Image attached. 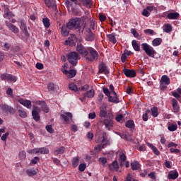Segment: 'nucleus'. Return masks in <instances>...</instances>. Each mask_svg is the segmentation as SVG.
Instances as JSON below:
<instances>
[{"label": "nucleus", "mask_w": 181, "mask_h": 181, "mask_svg": "<svg viewBox=\"0 0 181 181\" xmlns=\"http://www.w3.org/2000/svg\"><path fill=\"white\" fill-rule=\"evenodd\" d=\"M66 57L70 64L72 66H77L78 63V60H80L81 57L78 53L76 52H71L66 54Z\"/></svg>", "instance_id": "1"}, {"label": "nucleus", "mask_w": 181, "mask_h": 181, "mask_svg": "<svg viewBox=\"0 0 181 181\" xmlns=\"http://www.w3.org/2000/svg\"><path fill=\"white\" fill-rule=\"evenodd\" d=\"M80 22L81 20L79 18H74L71 19L68 23H66L67 28H69L70 30H75L78 29V30L83 33L84 32V27L83 28H80Z\"/></svg>", "instance_id": "2"}, {"label": "nucleus", "mask_w": 181, "mask_h": 181, "mask_svg": "<svg viewBox=\"0 0 181 181\" xmlns=\"http://www.w3.org/2000/svg\"><path fill=\"white\" fill-rule=\"evenodd\" d=\"M86 60H88V62H97L98 60V52L95 49L88 47V55H86Z\"/></svg>", "instance_id": "3"}, {"label": "nucleus", "mask_w": 181, "mask_h": 181, "mask_svg": "<svg viewBox=\"0 0 181 181\" xmlns=\"http://www.w3.org/2000/svg\"><path fill=\"white\" fill-rule=\"evenodd\" d=\"M141 48L144 50L145 53L149 57H155V54H156V51L152 47V46L149 45L148 43L141 44Z\"/></svg>", "instance_id": "4"}, {"label": "nucleus", "mask_w": 181, "mask_h": 181, "mask_svg": "<svg viewBox=\"0 0 181 181\" xmlns=\"http://www.w3.org/2000/svg\"><path fill=\"white\" fill-rule=\"evenodd\" d=\"M78 42V38L75 34H70L67 40L64 42L65 46H76V43Z\"/></svg>", "instance_id": "5"}, {"label": "nucleus", "mask_w": 181, "mask_h": 181, "mask_svg": "<svg viewBox=\"0 0 181 181\" xmlns=\"http://www.w3.org/2000/svg\"><path fill=\"white\" fill-rule=\"evenodd\" d=\"M76 52L82 56V57H87L88 55V47H84L82 44H78L76 46Z\"/></svg>", "instance_id": "6"}, {"label": "nucleus", "mask_w": 181, "mask_h": 181, "mask_svg": "<svg viewBox=\"0 0 181 181\" xmlns=\"http://www.w3.org/2000/svg\"><path fill=\"white\" fill-rule=\"evenodd\" d=\"M107 145H110L108 144V139L107 138V133L103 132V139L101 141V144H98L97 146L95 147V149L96 151H101V149H103V148H105Z\"/></svg>", "instance_id": "7"}, {"label": "nucleus", "mask_w": 181, "mask_h": 181, "mask_svg": "<svg viewBox=\"0 0 181 181\" xmlns=\"http://www.w3.org/2000/svg\"><path fill=\"white\" fill-rule=\"evenodd\" d=\"M61 119H63L64 124H71L73 122V114L69 112H64L60 115Z\"/></svg>", "instance_id": "8"}, {"label": "nucleus", "mask_w": 181, "mask_h": 181, "mask_svg": "<svg viewBox=\"0 0 181 181\" xmlns=\"http://www.w3.org/2000/svg\"><path fill=\"white\" fill-rule=\"evenodd\" d=\"M42 110H40V107L35 106L34 107L33 111H32V115H33V119H35V121L37 122V121H40V115H39V114H40V112Z\"/></svg>", "instance_id": "9"}, {"label": "nucleus", "mask_w": 181, "mask_h": 181, "mask_svg": "<svg viewBox=\"0 0 181 181\" xmlns=\"http://www.w3.org/2000/svg\"><path fill=\"white\" fill-rule=\"evenodd\" d=\"M98 74H105V76H107V74H110V71L108 70V68H107V65L102 62L98 66Z\"/></svg>", "instance_id": "10"}, {"label": "nucleus", "mask_w": 181, "mask_h": 181, "mask_svg": "<svg viewBox=\"0 0 181 181\" xmlns=\"http://www.w3.org/2000/svg\"><path fill=\"white\" fill-rule=\"evenodd\" d=\"M0 78L2 80H6V81H16V76H13L12 74H0Z\"/></svg>", "instance_id": "11"}, {"label": "nucleus", "mask_w": 181, "mask_h": 181, "mask_svg": "<svg viewBox=\"0 0 181 181\" xmlns=\"http://www.w3.org/2000/svg\"><path fill=\"white\" fill-rule=\"evenodd\" d=\"M15 15L11 10H9V6L6 5L4 6V18H6L7 19H12Z\"/></svg>", "instance_id": "12"}, {"label": "nucleus", "mask_w": 181, "mask_h": 181, "mask_svg": "<svg viewBox=\"0 0 181 181\" xmlns=\"http://www.w3.org/2000/svg\"><path fill=\"white\" fill-rule=\"evenodd\" d=\"M123 73L126 77L134 78L136 76V72L134 69H124Z\"/></svg>", "instance_id": "13"}, {"label": "nucleus", "mask_w": 181, "mask_h": 181, "mask_svg": "<svg viewBox=\"0 0 181 181\" xmlns=\"http://www.w3.org/2000/svg\"><path fill=\"white\" fill-rule=\"evenodd\" d=\"M6 25L7 26V28H8L11 32H13V33H19V28H18L16 25L11 23L9 21H6Z\"/></svg>", "instance_id": "14"}, {"label": "nucleus", "mask_w": 181, "mask_h": 181, "mask_svg": "<svg viewBox=\"0 0 181 181\" xmlns=\"http://www.w3.org/2000/svg\"><path fill=\"white\" fill-rule=\"evenodd\" d=\"M86 40L88 42H94V40H95V35L93 33V31H91V29L90 28L87 29Z\"/></svg>", "instance_id": "15"}, {"label": "nucleus", "mask_w": 181, "mask_h": 181, "mask_svg": "<svg viewBox=\"0 0 181 181\" xmlns=\"http://www.w3.org/2000/svg\"><path fill=\"white\" fill-rule=\"evenodd\" d=\"M63 73L65 74V76L69 77V78H73V77H75L76 74H77V71L75 69H71L69 71L64 70Z\"/></svg>", "instance_id": "16"}, {"label": "nucleus", "mask_w": 181, "mask_h": 181, "mask_svg": "<svg viewBox=\"0 0 181 181\" xmlns=\"http://www.w3.org/2000/svg\"><path fill=\"white\" fill-rule=\"evenodd\" d=\"M69 33L70 29L69 27H67L66 25H63L61 28V35H62L64 37H67Z\"/></svg>", "instance_id": "17"}, {"label": "nucleus", "mask_w": 181, "mask_h": 181, "mask_svg": "<svg viewBox=\"0 0 181 181\" xmlns=\"http://www.w3.org/2000/svg\"><path fill=\"white\" fill-rule=\"evenodd\" d=\"M179 177V173L176 170L175 171H170L168 175V179L170 180H176Z\"/></svg>", "instance_id": "18"}, {"label": "nucleus", "mask_w": 181, "mask_h": 181, "mask_svg": "<svg viewBox=\"0 0 181 181\" xmlns=\"http://www.w3.org/2000/svg\"><path fill=\"white\" fill-rule=\"evenodd\" d=\"M45 4L47 8H50L51 9H57V6L56 5V1L54 0H45Z\"/></svg>", "instance_id": "19"}, {"label": "nucleus", "mask_w": 181, "mask_h": 181, "mask_svg": "<svg viewBox=\"0 0 181 181\" xmlns=\"http://www.w3.org/2000/svg\"><path fill=\"white\" fill-rule=\"evenodd\" d=\"M20 29L23 31V33L25 36H28L29 35V33L28 32V28L26 27V23L25 22V20H20Z\"/></svg>", "instance_id": "20"}, {"label": "nucleus", "mask_w": 181, "mask_h": 181, "mask_svg": "<svg viewBox=\"0 0 181 181\" xmlns=\"http://www.w3.org/2000/svg\"><path fill=\"white\" fill-rule=\"evenodd\" d=\"M172 105H173V110L174 112H179L180 111V107H179V104L177 103V100H176L175 98H173Z\"/></svg>", "instance_id": "21"}, {"label": "nucleus", "mask_w": 181, "mask_h": 181, "mask_svg": "<svg viewBox=\"0 0 181 181\" xmlns=\"http://www.w3.org/2000/svg\"><path fill=\"white\" fill-rule=\"evenodd\" d=\"M103 124L105 126V128L108 129V131H110L111 128L114 127V122L111 119H104Z\"/></svg>", "instance_id": "22"}, {"label": "nucleus", "mask_w": 181, "mask_h": 181, "mask_svg": "<svg viewBox=\"0 0 181 181\" xmlns=\"http://www.w3.org/2000/svg\"><path fill=\"white\" fill-rule=\"evenodd\" d=\"M114 98H112V96H111V95H110L109 98H108V101L110 103H114L115 104H118V103H119V98H118V95L117 94L116 92H114Z\"/></svg>", "instance_id": "23"}, {"label": "nucleus", "mask_w": 181, "mask_h": 181, "mask_svg": "<svg viewBox=\"0 0 181 181\" xmlns=\"http://www.w3.org/2000/svg\"><path fill=\"white\" fill-rule=\"evenodd\" d=\"M18 103L23 105L24 107H26V108H32V102L30 100H25L23 99H20L18 100Z\"/></svg>", "instance_id": "24"}, {"label": "nucleus", "mask_w": 181, "mask_h": 181, "mask_svg": "<svg viewBox=\"0 0 181 181\" xmlns=\"http://www.w3.org/2000/svg\"><path fill=\"white\" fill-rule=\"evenodd\" d=\"M161 84H165L166 86H169L170 84V78L167 75H164L161 77L160 81Z\"/></svg>", "instance_id": "25"}, {"label": "nucleus", "mask_w": 181, "mask_h": 181, "mask_svg": "<svg viewBox=\"0 0 181 181\" xmlns=\"http://www.w3.org/2000/svg\"><path fill=\"white\" fill-rule=\"evenodd\" d=\"M1 110H3V111H5L6 112H10V114H12V112H15L13 107H11L8 105H2Z\"/></svg>", "instance_id": "26"}, {"label": "nucleus", "mask_w": 181, "mask_h": 181, "mask_svg": "<svg viewBox=\"0 0 181 181\" xmlns=\"http://www.w3.org/2000/svg\"><path fill=\"white\" fill-rule=\"evenodd\" d=\"M38 104L41 106L42 111H44V112L46 113L49 112V107L45 101H40Z\"/></svg>", "instance_id": "27"}, {"label": "nucleus", "mask_w": 181, "mask_h": 181, "mask_svg": "<svg viewBox=\"0 0 181 181\" xmlns=\"http://www.w3.org/2000/svg\"><path fill=\"white\" fill-rule=\"evenodd\" d=\"M177 92L173 91L172 92V94L173 95V97H175V98H177V100H178V101H180V95H181V88H178L177 89Z\"/></svg>", "instance_id": "28"}, {"label": "nucleus", "mask_w": 181, "mask_h": 181, "mask_svg": "<svg viewBox=\"0 0 181 181\" xmlns=\"http://www.w3.org/2000/svg\"><path fill=\"white\" fill-rule=\"evenodd\" d=\"M95 94L94 89H90L84 93L83 97H88V98H93Z\"/></svg>", "instance_id": "29"}, {"label": "nucleus", "mask_w": 181, "mask_h": 181, "mask_svg": "<svg viewBox=\"0 0 181 181\" xmlns=\"http://www.w3.org/2000/svg\"><path fill=\"white\" fill-rule=\"evenodd\" d=\"M119 168V166L118 165V162H117V160L113 161L112 164L109 165V169L110 170H118Z\"/></svg>", "instance_id": "30"}, {"label": "nucleus", "mask_w": 181, "mask_h": 181, "mask_svg": "<svg viewBox=\"0 0 181 181\" xmlns=\"http://www.w3.org/2000/svg\"><path fill=\"white\" fill-rule=\"evenodd\" d=\"M100 117L101 118H105L107 117V107L105 106H102L100 107Z\"/></svg>", "instance_id": "31"}, {"label": "nucleus", "mask_w": 181, "mask_h": 181, "mask_svg": "<svg viewBox=\"0 0 181 181\" xmlns=\"http://www.w3.org/2000/svg\"><path fill=\"white\" fill-rule=\"evenodd\" d=\"M130 165L132 170H138L141 167V165H139V163L138 161H134L131 163Z\"/></svg>", "instance_id": "32"}, {"label": "nucleus", "mask_w": 181, "mask_h": 181, "mask_svg": "<svg viewBox=\"0 0 181 181\" xmlns=\"http://www.w3.org/2000/svg\"><path fill=\"white\" fill-rule=\"evenodd\" d=\"M126 127L127 128H129L130 129H135V122H134V120H128L126 122Z\"/></svg>", "instance_id": "33"}, {"label": "nucleus", "mask_w": 181, "mask_h": 181, "mask_svg": "<svg viewBox=\"0 0 181 181\" xmlns=\"http://www.w3.org/2000/svg\"><path fill=\"white\" fill-rule=\"evenodd\" d=\"M151 115H152V117H153V118H156V117H158V115H159V111L158 110L157 107H153L151 109Z\"/></svg>", "instance_id": "34"}, {"label": "nucleus", "mask_w": 181, "mask_h": 181, "mask_svg": "<svg viewBox=\"0 0 181 181\" xmlns=\"http://www.w3.org/2000/svg\"><path fill=\"white\" fill-rule=\"evenodd\" d=\"M108 40L110 42H112L113 45H115L117 43V38L115 37V33L109 34L107 35Z\"/></svg>", "instance_id": "35"}, {"label": "nucleus", "mask_w": 181, "mask_h": 181, "mask_svg": "<svg viewBox=\"0 0 181 181\" xmlns=\"http://www.w3.org/2000/svg\"><path fill=\"white\" fill-rule=\"evenodd\" d=\"M132 47H133L134 49L136 52H140L141 51V47H139V44H138V42H136V40H134L132 42Z\"/></svg>", "instance_id": "36"}, {"label": "nucleus", "mask_w": 181, "mask_h": 181, "mask_svg": "<svg viewBox=\"0 0 181 181\" xmlns=\"http://www.w3.org/2000/svg\"><path fill=\"white\" fill-rule=\"evenodd\" d=\"M179 16H180L179 13H169L167 15L168 19H177Z\"/></svg>", "instance_id": "37"}, {"label": "nucleus", "mask_w": 181, "mask_h": 181, "mask_svg": "<svg viewBox=\"0 0 181 181\" xmlns=\"http://www.w3.org/2000/svg\"><path fill=\"white\" fill-rule=\"evenodd\" d=\"M168 131H170V132H174V131H176V129H177V124L168 123Z\"/></svg>", "instance_id": "38"}, {"label": "nucleus", "mask_w": 181, "mask_h": 181, "mask_svg": "<svg viewBox=\"0 0 181 181\" xmlns=\"http://www.w3.org/2000/svg\"><path fill=\"white\" fill-rule=\"evenodd\" d=\"M148 146L150 148H151L153 152L155 153V155L159 156L160 155V152L159 151V150H158V148L156 147H155V146H153V144H148Z\"/></svg>", "instance_id": "39"}, {"label": "nucleus", "mask_w": 181, "mask_h": 181, "mask_svg": "<svg viewBox=\"0 0 181 181\" xmlns=\"http://www.w3.org/2000/svg\"><path fill=\"white\" fill-rule=\"evenodd\" d=\"M153 46H159L162 45V38H156L152 41Z\"/></svg>", "instance_id": "40"}, {"label": "nucleus", "mask_w": 181, "mask_h": 181, "mask_svg": "<svg viewBox=\"0 0 181 181\" xmlns=\"http://www.w3.org/2000/svg\"><path fill=\"white\" fill-rule=\"evenodd\" d=\"M78 163H80V157H75L72 160V165L74 168H77L78 166Z\"/></svg>", "instance_id": "41"}, {"label": "nucleus", "mask_w": 181, "mask_h": 181, "mask_svg": "<svg viewBox=\"0 0 181 181\" xmlns=\"http://www.w3.org/2000/svg\"><path fill=\"white\" fill-rule=\"evenodd\" d=\"M163 31L166 33H170L172 32V25L169 23L164 25Z\"/></svg>", "instance_id": "42"}, {"label": "nucleus", "mask_w": 181, "mask_h": 181, "mask_svg": "<svg viewBox=\"0 0 181 181\" xmlns=\"http://www.w3.org/2000/svg\"><path fill=\"white\" fill-rule=\"evenodd\" d=\"M64 153V147L61 146L59 148H57L54 151V155H61L62 153Z\"/></svg>", "instance_id": "43"}, {"label": "nucleus", "mask_w": 181, "mask_h": 181, "mask_svg": "<svg viewBox=\"0 0 181 181\" xmlns=\"http://www.w3.org/2000/svg\"><path fill=\"white\" fill-rule=\"evenodd\" d=\"M80 2H82L86 8H90L93 5V3H91V0H79Z\"/></svg>", "instance_id": "44"}, {"label": "nucleus", "mask_w": 181, "mask_h": 181, "mask_svg": "<svg viewBox=\"0 0 181 181\" xmlns=\"http://www.w3.org/2000/svg\"><path fill=\"white\" fill-rule=\"evenodd\" d=\"M69 90H71V91H74L76 93V91H78V88H77V85H76L74 83H71L69 85Z\"/></svg>", "instance_id": "45"}, {"label": "nucleus", "mask_w": 181, "mask_h": 181, "mask_svg": "<svg viewBox=\"0 0 181 181\" xmlns=\"http://www.w3.org/2000/svg\"><path fill=\"white\" fill-rule=\"evenodd\" d=\"M18 115L21 118H26V117H28V114L25 112V110L21 109L18 110Z\"/></svg>", "instance_id": "46"}, {"label": "nucleus", "mask_w": 181, "mask_h": 181, "mask_svg": "<svg viewBox=\"0 0 181 181\" xmlns=\"http://www.w3.org/2000/svg\"><path fill=\"white\" fill-rule=\"evenodd\" d=\"M40 153H41V155H47V153H49V148L46 147L40 148Z\"/></svg>", "instance_id": "47"}, {"label": "nucleus", "mask_w": 181, "mask_h": 181, "mask_svg": "<svg viewBox=\"0 0 181 181\" xmlns=\"http://www.w3.org/2000/svg\"><path fill=\"white\" fill-rule=\"evenodd\" d=\"M120 136L122 139H125L126 141H131L132 138L129 134H120Z\"/></svg>", "instance_id": "48"}, {"label": "nucleus", "mask_w": 181, "mask_h": 181, "mask_svg": "<svg viewBox=\"0 0 181 181\" xmlns=\"http://www.w3.org/2000/svg\"><path fill=\"white\" fill-rule=\"evenodd\" d=\"M42 22L46 28H50V20H49V18H43Z\"/></svg>", "instance_id": "49"}, {"label": "nucleus", "mask_w": 181, "mask_h": 181, "mask_svg": "<svg viewBox=\"0 0 181 181\" xmlns=\"http://www.w3.org/2000/svg\"><path fill=\"white\" fill-rule=\"evenodd\" d=\"M18 156L21 160L26 158V152L25 151H22L19 153Z\"/></svg>", "instance_id": "50"}, {"label": "nucleus", "mask_w": 181, "mask_h": 181, "mask_svg": "<svg viewBox=\"0 0 181 181\" xmlns=\"http://www.w3.org/2000/svg\"><path fill=\"white\" fill-rule=\"evenodd\" d=\"M144 33L146 35H150L151 36H153V35H155V31H153V30L151 29H146L144 30Z\"/></svg>", "instance_id": "51"}, {"label": "nucleus", "mask_w": 181, "mask_h": 181, "mask_svg": "<svg viewBox=\"0 0 181 181\" xmlns=\"http://www.w3.org/2000/svg\"><path fill=\"white\" fill-rule=\"evenodd\" d=\"M26 172L28 176H35V175H36V170H35L28 169Z\"/></svg>", "instance_id": "52"}, {"label": "nucleus", "mask_w": 181, "mask_h": 181, "mask_svg": "<svg viewBox=\"0 0 181 181\" xmlns=\"http://www.w3.org/2000/svg\"><path fill=\"white\" fill-rule=\"evenodd\" d=\"M119 160L122 162H125V160H127V156L125 155V153L122 152L119 154Z\"/></svg>", "instance_id": "53"}, {"label": "nucleus", "mask_w": 181, "mask_h": 181, "mask_svg": "<svg viewBox=\"0 0 181 181\" xmlns=\"http://www.w3.org/2000/svg\"><path fill=\"white\" fill-rule=\"evenodd\" d=\"M86 168H87V165H86V163H81L78 166V170L80 172H84V170H86Z\"/></svg>", "instance_id": "54"}, {"label": "nucleus", "mask_w": 181, "mask_h": 181, "mask_svg": "<svg viewBox=\"0 0 181 181\" xmlns=\"http://www.w3.org/2000/svg\"><path fill=\"white\" fill-rule=\"evenodd\" d=\"M131 33L134 35V37H139V33L136 31L135 28H132L131 29Z\"/></svg>", "instance_id": "55"}, {"label": "nucleus", "mask_w": 181, "mask_h": 181, "mask_svg": "<svg viewBox=\"0 0 181 181\" xmlns=\"http://www.w3.org/2000/svg\"><path fill=\"white\" fill-rule=\"evenodd\" d=\"M45 129L49 134H53V132H54V130L53 129V127H52V125H47Z\"/></svg>", "instance_id": "56"}, {"label": "nucleus", "mask_w": 181, "mask_h": 181, "mask_svg": "<svg viewBox=\"0 0 181 181\" xmlns=\"http://www.w3.org/2000/svg\"><path fill=\"white\" fill-rule=\"evenodd\" d=\"M149 112H151V110H148L146 111V114H144L142 116L143 118V121H148V114H149Z\"/></svg>", "instance_id": "57"}, {"label": "nucleus", "mask_w": 181, "mask_h": 181, "mask_svg": "<svg viewBox=\"0 0 181 181\" xmlns=\"http://www.w3.org/2000/svg\"><path fill=\"white\" fill-rule=\"evenodd\" d=\"M6 94H7V95H8L11 98L13 97V90H12V88H9L6 90Z\"/></svg>", "instance_id": "58"}, {"label": "nucleus", "mask_w": 181, "mask_h": 181, "mask_svg": "<svg viewBox=\"0 0 181 181\" xmlns=\"http://www.w3.org/2000/svg\"><path fill=\"white\" fill-rule=\"evenodd\" d=\"M124 119V115H117L115 117V119L117 122H121L122 119Z\"/></svg>", "instance_id": "59"}, {"label": "nucleus", "mask_w": 181, "mask_h": 181, "mask_svg": "<svg viewBox=\"0 0 181 181\" xmlns=\"http://www.w3.org/2000/svg\"><path fill=\"white\" fill-rule=\"evenodd\" d=\"M142 15H143V16H146V18H148L149 16V15H151V13H149L148 11L146 8L143 10Z\"/></svg>", "instance_id": "60"}, {"label": "nucleus", "mask_w": 181, "mask_h": 181, "mask_svg": "<svg viewBox=\"0 0 181 181\" xmlns=\"http://www.w3.org/2000/svg\"><path fill=\"white\" fill-rule=\"evenodd\" d=\"M146 8L147 11H148L149 13H151V12H152V11H156V7H155L153 6H148Z\"/></svg>", "instance_id": "61"}, {"label": "nucleus", "mask_w": 181, "mask_h": 181, "mask_svg": "<svg viewBox=\"0 0 181 181\" xmlns=\"http://www.w3.org/2000/svg\"><path fill=\"white\" fill-rule=\"evenodd\" d=\"M103 93L107 95V97L111 95V92H110V90L107 88H103Z\"/></svg>", "instance_id": "62"}, {"label": "nucleus", "mask_w": 181, "mask_h": 181, "mask_svg": "<svg viewBox=\"0 0 181 181\" xmlns=\"http://www.w3.org/2000/svg\"><path fill=\"white\" fill-rule=\"evenodd\" d=\"M39 160H40L39 157H34L33 159L31 160V163H33V165H36V163H37Z\"/></svg>", "instance_id": "63"}, {"label": "nucleus", "mask_w": 181, "mask_h": 181, "mask_svg": "<svg viewBox=\"0 0 181 181\" xmlns=\"http://www.w3.org/2000/svg\"><path fill=\"white\" fill-rule=\"evenodd\" d=\"M49 91H53L54 90V84L49 83L47 86Z\"/></svg>", "instance_id": "64"}]
</instances>
